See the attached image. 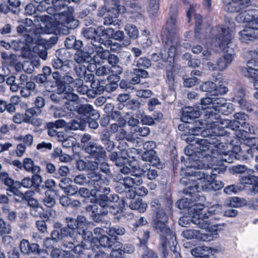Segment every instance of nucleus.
Returning a JSON list of instances; mask_svg holds the SVG:
<instances>
[{"label":"nucleus","mask_w":258,"mask_h":258,"mask_svg":"<svg viewBox=\"0 0 258 258\" xmlns=\"http://www.w3.org/2000/svg\"><path fill=\"white\" fill-rule=\"evenodd\" d=\"M107 36L110 38H113L116 40L119 41H123V46H126L128 45L131 43V39L126 38H125L124 32L122 31H116L111 28H108V30L107 31Z\"/></svg>","instance_id":"b1692460"},{"label":"nucleus","mask_w":258,"mask_h":258,"mask_svg":"<svg viewBox=\"0 0 258 258\" xmlns=\"http://www.w3.org/2000/svg\"><path fill=\"white\" fill-rule=\"evenodd\" d=\"M82 236V238L83 239V241H82L81 244H79V246L81 247L80 250L78 251L77 253L80 254L85 255L84 257L86 256L90 257V254L89 253H86L85 251L86 250H89L91 247H92V233H91V236L90 237H88L86 236L85 238L83 237V235H80Z\"/></svg>","instance_id":"cd10ccee"},{"label":"nucleus","mask_w":258,"mask_h":258,"mask_svg":"<svg viewBox=\"0 0 258 258\" xmlns=\"http://www.w3.org/2000/svg\"><path fill=\"white\" fill-rule=\"evenodd\" d=\"M126 11L123 6H113L111 8H108L107 15L113 18H117L119 14L124 13Z\"/></svg>","instance_id":"79ce46f5"},{"label":"nucleus","mask_w":258,"mask_h":258,"mask_svg":"<svg viewBox=\"0 0 258 258\" xmlns=\"http://www.w3.org/2000/svg\"><path fill=\"white\" fill-rule=\"evenodd\" d=\"M91 109V105L89 104H82L78 106L77 112L80 115L88 116Z\"/></svg>","instance_id":"338daca9"},{"label":"nucleus","mask_w":258,"mask_h":258,"mask_svg":"<svg viewBox=\"0 0 258 258\" xmlns=\"http://www.w3.org/2000/svg\"><path fill=\"white\" fill-rule=\"evenodd\" d=\"M132 74L135 75L130 81V83L132 85L139 84L140 82L141 78H147L149 76L148 72L147 71L141 69H134Z\"/></svg>","instance_id":"c756f323"},{"label":"nucleus","mask_w":258,"mask_h":258,"mask_svg":"<svg viewBox=\"0 0 258 258\" xmlns=\"http://www.w3.org/2000/svg\"><path fill=\"white\" fill-rule=\"evenodd\" d=\"M55 55L57 58L62 60L64 63L69 64V66L70 65V61L69 60V59L70 58L71 55L67 49L65 48L57 49L55 51Z\"/></svg>","instance_id":"37998d69"},{"label":"nucleus","mask_w":258,"mask_h":258,"mask_svg":"<svg viewBox=\"0 0 258 258\" xmlns=\"http://www.w3.org/2000/svg\"><path fill=\"white\" fill-rule=\"evenodd\" d=\"M88 187L92 188L94 185L102 180L101 174L98 172L91 171L87 173Z\"/></svg>","instance_id":"a19ab883"},{"label":"nucleus","mask_w":258,"mask_h":258,"mask_svg":"<svg viewBox=\"0 0 258 258\" xmlns=\"http://www.w3.org/2000/svg\"><path fill=\"white\" fill-rule=\"evenodd\" d=\"M74 59L78 64L84 63L88 64V63L91 60L92 57L87 52L78 51L75 54Z\"/></svg>","instance_id":"f704fd0d"},{"label":"nucleus","mask_w":258,"mask_h":258,"mask_svg":"<svg viewBox=\"0 0 258 258\" xmlns=\"http://www.w3.org/2000/svg\"><path fill=\"white\" fill-rule=\"evenodd\" d=\"M227 142H228L229 145L230 146V148L232 150L230 152L236 154V156L239 157V159L240 157L242 156V154L244 153L243 146L241 147L238 145H234L233 141L230 138L229 140H227Z\"/></svg>","instance_id":"864d4df0"},{"label":"nucleus","mask_w":258,"mask_h":258,"mask_svg":"<svg viewBox=\"0 0 258 258\" xmlns=\"http://www.w3.org/2000/svg\"><path fill=\"white\" fill-rule=\"evenodd\" d=\"M97 40H93V47L92 48L93 51L94 49L95 50L97 53L98 54L99 57L102 60H106L108 59L109 55L110 52L107 50H104L102 45H103V43L102 42H100L99 39L97 38Z\"/></svg>","instance_id":"a878e982"},{"label":"nucleus","mask_w":258,"mask_h":258,"mask_svg":"<svg viewBox=\"0 0 258 258\" xmlns=\"http://www.w3.org/2000/svg\"><path fill=\"white\" fill-rule=\"evenodd\" d=\"M212 110L213 114L217 113L219 116L220 113L228 114L233 110V105L227 103L226 100L223 97L213 98Z\"/></svg>","instance_id":"f8f14e48"},{"label":"nucleus","mask_w":258,"mask_h":258,"mask_svg":"<svg viewBox=\"0 0 258 258\" xmlns=\"http://www.w3.org/2000/svg\"><path fill=\"white\" fill-rule=\"evenodd\" d=\"M35 89V83L32 81H29V82L26 83V85L20 88L21 95L23 97L28 98L31 96L32 92L34 91Z\"/></svg>","instance_id":"ea45409f"},{"label":"nucleus","mask_w":258,"mask_h":258,"mask_svg":"<svg viewBox=\"0 0 258 258\" xmlns=\"http://www.w3.org/2000/svg\"><path fill=\"white\" fill-rule=\"evenodd\" d=\"M244 153L242 154L243 159L247 160L252 158L254 154L255 155V162L254 168L258 171V146L256 148H248L243 146Z\"/></svg>","instance_id":"bb28decb"},{"label":"nucleus","mask_w":258,"mask_h":258,"mask_svg":"<svg viewBox=\"0 0 258 258\" xmlns=\"http://www.w3.org/2000/svg\"><path fill=\"white\" fill-rule=\"evenodd\" d=\"M122 247L123 244L119 241L116 240V239L113 240L112 243L109 247V249L111 250L110 256H117L116 253H117L118 255H122Z\"/></svg>","instance_id":"e433bc0d"},{"label":"nucleus","mask_w":258,"mask_h":258,"mask_svg":"<svg viewBox=\"0 0 258 258\" xmlns=\"http://www.w3.org/2000/svg\"><path fill=\"white\" fill-rule=\"evenodd\" d=\"M39 245L37 243H30L28 240L23 239L21 240L19 244V248L23 254H30L31 253L36 254L39 250Z\"/></svg>","instance_id":"4be33fe9"},{"label":"nucleus","mask_w":258,"mask_h":258,"mask_svg":"<svg viewBox=\"0 0 258 258\" xmlns=\"http://www.w3.org/2000/svg\"><path fill=\"white\" fill-rule=\"evenodd\" d=\"M246 203V201L243 198L233 197L229 200L228 205L230 207L238 208L245 205Z\"/></svg>","instance_id":"603ef678"},{"label":"nucleus","mask_w":258,"mask_h":258,"mask_svg":"<svg viewBox=\"0 0 258 258\" xmlns=\"http://www.w3.org/2000/svg\"><path fill=\"white\" fill-rule=\"evenodd\" d=\"M206 132V131H202V128L199 126H196L195 127H194L192 128H191L189 130V134L190 135H189L186 139V141L187 142L189 143V145L187 146L184 152L185 153H186L188 152L189 154V150H191V151L193 150L194 148L193 146H196L198 150H199L200 151H202L203 152H204L205 151H203L201 150H200V148L199 147V143L200 142V141L202 140H204L205 139H199L196 136H199L200 134L202 135V136H205V133ZM213 139L212 138L209 137L207 138L206 139Z\"/></svg>","instance_id":"9b49d317"},{"label":"nucleus","mask_w":258,"mask_h":258,"mask_svg":"<svg viewBox=\"0 0 258 258\" xmlns=\"http://www.w3.org/2000/svg\"><path fill=\"white\" fill-rule=\"evenodd\" d=\"M74 182L80 185H85L88 187L87 176L83 173L76 175L74 178Z\"/></svg>","instance_id":"0e129e2a"},{"label":"nucleus","mask_w":258,"mask_h":258,"mask_svg":"<svg viewBox=\"0 0 258 258\" xmlns=\"http://www.w3.org/2000/svg\"><path fill=\"white\" fill-rule=\"evenodd\" d=\"M96 34V30L94 28L89 27L87 29H85L83 31V35L86 39H87L90 42H88L89 44H91L93 46V40H97V38H99L100 42H102V39L99 36H95Z\"/></svg>","instance_id":"473e14b6"},{"label":"nucleus","mask_w":258,"mask_h":258,"mask_svg":"<svg viewBox=\"0 0 258 258\" xmlns=\"http://www.w3.org/2000/svg\"><path fill=\"white\" fill-rule=\"evenodd\" d=\"M62 247L63 248L64 252H70V251H73L76 253L79 251V250L81 248L76 238L73 239V241L64 240L62 242Z\"/></svg>","instance_id":"2f4dec72"},{"label":"nucleus","mask_w":258,"mask_h":258,"mask_svg":"<svg viewBox=\"0 0 258 258\" xmlns=\"http://www.w3.org/2000/svg\"><path fill=\"white\" fill-rule=\"evenodd\" d=\"M201 109L202 110H206L205 112V116L206 118L210 119L211 121L214 122V120L219 119V115L217 113L213 114L212 110V104L213 102V98L205 97L201 100Z\"/></svg>","instance_id":"6ab92c4d"},{"label":"nucleus","mask_w":258,"mask_h":258,"mask_svg":"<svg viewBox=\"0 0 258 258\" xmlns=\"http://www.w3.org/2000/svg\"><path fill=\"white\" fill-rule=\"evenodd\" d=\"M179 42L178 36L174 35L172 37L163 39V45L159 54L154 53L151 58L154 61H158L161 59L167 64L166 66V83L170 94H175L178 83L173 74L174 56L179 52L178 44Z\"/></svg>","instance_id":"f257e3e1"},{"label":"nucleus","mask_w":258,"mask_h":258,"mask_svg":"<svg viewBox=\"0 0 258 258\" xmlns=\"http://www.w3.org/2000/svg\"><path fill=\"white\" fill-rule=\"evenodd\" d=\"M257 17V9H247L238 14L235 17V20L239 23H249L250 25L253 19Z\"/></svg>","instance_id":"aec40b11"},{"label":"nucleus","mask_w":258,"mask_h":258,"mask_svg":"<svg viewBox=\"0 0 258 258\" xmlns=\"http://www.w3.org/2000/svg\"><path fill=\"white\" fill-rule=\"evenodd\" d=\"M236 121H239V124L244 128H246L248 123L245 121L248 118V115L244 113L239 112L235 113L233 115Z\"/></svg>","instance_id":"3c124183"},{"label":"nucleus","mask_w":258,"mask_h":258,"mask_svg":"<svg viewBox=\"0 0 258 258\" xmlns=\"http://www.w3.org/2000/svg\"><path fill=\"white\" fill-rule=\"evenodd\" d=\"M110 117L111 119L118 121L120 125H125L126 121L123 118L122 114L119 111L113 110L110 113Z\"/></svg>","instance_id":"bf43d9fd"},{"label":"nucleus","mask_w":258,"mask_h":258,"mask_svg":"<svg viewBox=\"0 0 258 258\" xmlns=\"http://www.w3.org/2000/svg\"><path fill=\"white\" fill-rule=\"evenodd\" d=\"M176 15L174 14L173 15H170L169 19L167 21V29L169 32V35L167 37V38L169 35H172L174 34V33H170V31H172L174 30L176 28Z\"/></svg>","instance_id":"13d9d810"},{"label":"nucleus","mask_w":258,"mask_h":258,"mask_svg":"<svg viewBox=\"0 0 258 258\" xmlns=\"http://www.w3.org/2000/svg\"><path fill=\"white\" fill-rule=\"evenodd\" d=\"M249 71L250 73V76L248 77L252 78L253 79V86L255 89L257 90V91L254 93L253 95L255 98L258 99V71H254L252 70H250Z\"/></svg>","instance_id":"e2e57ef3"},{"label":"nucleus","mask_w":258,"mask_h":258,"mask_svg":"<svg viewBox=\"0 0 258 258\" xmlns=\"http://www.w3.org/2000/svg\"><path fill=\"white\" fill-rule=\"evenodd\" d=\"M221 134L215 139H204L200 141L198 144L200 150L203 151H207L205 155H209L212 162L216 163L220 161L229 163H233L235 160L239 159L236 154L231 153L230 151H226L228 144L224 143L225 138L224 136L226 135L227 132L222 131Z\"/></svg>","instance_id":"7ed1b4c3"},{"label":"nucleus","mask_w":258,"mask_h":258,"mask_svg":"<svg viewBox=\"0 0 258 258\" xmlns=\"http://www.w3.org/2000/svg\"><path fill=\"white\" fill-rule=\"evenodd\" d=\"M71 234L68 227H63L59 230H54L51 233V237L55 241H57L68 236V234Z\"/></svg>","instance_id":"58836bf2"},{"label":"nucleus","mask_w":258,"mask_h":258,"mask_svg":"<svg viewBox=\"0 0 258 258\" xmlns=\"http://www.w3.org/2000/svg\"><path fill=\"white\" fill-rule=\"evenodd\" d=\"M99 207L98 210L103 211V209L108 210V207L109 206V203L108 200V197L105 195H100V199L98 201Z\"/></svg>","instance_id":"680f3d73"},{"label":"nucleus","mask_w":258,"mask_h":258,"mask_svg":"<svg viewBox=\"0 0 258 258\" xmlns=\"http://www.w3.org/2000/svg\"><path fill=\"white\" fill-rule=\"evenodd\" d=\"M58 23V32L62 34L67 35L70 33L71 29H74L78 26L79 22L72 16H62L55 19Z\"/></svg>","instance_id":"9d476101"},{"label":"nucleus","mask_w":258,"mask_h":258,"mask_svg":"<svg viewBox=\"0 0 258 258\" xmlns=\"http://www.w3.org/2000/svg\"><path fill=\"white\" fill-rule=\"evenodd\" d=\"M124 228L121 226L116 225L110 227L107 230V233L111 236H122L125 233Z\"/></svg>","instance_id":"a18cd8bd"},{"label":"nucleus","mask_w":258,"mask_h":258,"mask_svg":"<svg viewBox=\"0 0 258 258\" xmlns=\"http://www.w3.org/2000/svg\"><path fill=\"white\" fill-rule=\"evenodd\" d=\"M231 101L238 104L239 107L244 110H251L250 104L245 98V93L242 88L235 89L231 94Z\"/></svg>","instance_id":"dca6fc26"},{"label":"nucleus","mask_w":258,"mask_h":258,"mask_svg":"<svg viewBox=\"0 0 258 258\" xmlns=\"http://www.w3.org/2000/svg\"><path fill=\"white\" fill-rule=\"evenodd\" d=\"M223 213L222 206L219 204L213 205L206 210V213L195 214L191 219L194 224L202 229H207L214 219L219 220Z\"/></svg>","instance_id":"0eeeda50"},{"label":"nucleus","mask_w":258,"mask_h":258,"mask_svg":"<svg viewBox=\"0 0 258 258\" xmlns=\"http://www.w3.org/2000/svg\"><path fill=\"white\" fill-rule=\"evenodd\" d=\"M247 68H245L244 70L246 71L245 75L246 77L250 76L249 70H252L253 71H258L257 69H253V67H258V58H252L249 60L247 62Z\"/></svg>","instance_id":"69168bd1"},{"label":"nucleus","mask_w":258,"mask_h":258,"mask_svg":"<svg viewBox=\"0 0 258 258\" xmlns=\"http://www.w3.org/2000/svg\"><path fill=\"white\" fill-rule=\"evenodd\" d=\"M181 235L187 239H196L203 241H210L213 240L214 237V235L210 232L202 233L199 230L190 229L184 230Z\"/></svg>","instance_id":"4468645a"},{"label":"nucleus","mask_w":258,"mask_h":258,"mask_svg":"<svg viewBox=\"0 0 258 258\" xmlns=\"http://www.w3.org/2000/svg\"><path fill=\"white\" fill-rule=\"evenodd\" d=\"M211 34L214 46L224 51L217 62L218 69L223 71L231 63L235 56L234 45L232 41L233 34L228 27L219 25L212 29Z\"/></svg>","instance_id":"f03ea898"},{"label":"nucleus","mask_w":258,"mask_h":258,"mask_svg":"<svg viewBox=\"0 0 258 258\" xmlns=\"http://www.w3.org/2000/svg\"><path fill=\"white\" fill-rule=\"evenodd\" d=\"M215 177H213L208 181L204 177L201 179H196V181H188L187 185H185L186 187L184 190V193L192 196V194L200 191V190L205 191L219 190L223 187V183L220 180H215Z\"/></svg>","instance_id":"423d86ee"},{"label":"nucleus","mask_w":258,"mask_h":258,"mask_svg":"<svg viewBox=\"0 0 258 258\" xmlns=\"http://www.w3.org/2000/svg\"><path fill=\"white\" fill-rule=\"evenodd\" d=\"M108 181H105L103 179L100 180L98 183L92 186L91 189V194H94L96 196L97 194L100 195H108L110 192V188L107 186Z\"/></svg>","instance_id":"393cba45"},{"label":"nucleus","mask_w":258,"mask_h":258,"mask_svg":"<svg viewBox=\"0 0 258 258\" xmlns=\"http://www.w3.org/2000/svg\"><path fill=\"white\" fill-rule=\"evenodd\" d=\"M151 60L146 56L139 57L136 61V67L137 69H148L151 66Z\"/></svg>","instance_id":"09e8293b"},{"label":"nucleus","mask_w":258,"mask_h":258,"mask_svg":"<svg viewBox=\"0 0 258 258\" xmlns=\"http://www.w3.org/2000/svg\"><path fill=\"white\" fill-rule=\"evenodd\" d=\"M124 30L130 39H135L138 37V29L133 24H128L126 25L124 27Z\"/></svg>","instance_id":"49530a36"},{"label":"nucleus","mask_w":258,"mask_h":258,"mask_svg":"<svg viewBox=\"0 0 258 258\" xmlns=\"http://www.w3.org/2000/svg\"><path fill=\"white\" fill-rule=\"evenodd\" d=\"M66 222L68 228L71 229H77V232L79 235H83V237L86 236L90 237L91 232L87 231V221L83 216H78L76 219L72 217H67Z\"/></svg>","instance_id":"6e6552de"},{"label":"nucleus","mask_w":258,"mask_h":258,"mask_svg":"<svg viewBox=\"0 0 258 258\" xmlns=\"http://www.w3.org/2000/svg\"><path fill=\"white\" fill-rule=\"evenodd\" d=\"M155 214L153 219L154 227L160 235V242L164 246L168 240H172L173 244H174V241L176 240L175 234L167 225L168 217L164 210H160Z\"/></svg>","instance_id":"39448f33"},{"label":"nucleus","mask_w":258,"mask_h":258,"mask_svg":"<svg viewBox=\"0 0 258 258\" xmlns=\"http://www.w3.org/2000/svg\"><path fill=\"white\" fill-rule=\"evenodd\" d=\"M86 153L89 154L96 160L105 159L106 152L104 148L100 145L93 142H90L84 147Z\"/></svg>","instance_id":"2eb2a0df"},{"label":"nucleus","mask_w":258,"mask_h":258,"mask_svg":"<svg viewBox=\"0 0 258 258\" xmlns=\"http://www.w3.org/2000/svg\"><path fill=\"white\" fill-rule=\"evenodd\" d=\"M252 0H228L224 9L231 13L238 12L247 7Z\"/></svg>","instance_id":"a211bd4d"},{"label":"nucleus","mask_w":258,"mask_h":258,"mask_svg":"<svg viewBox=\"0 0 258 258\" xmlns=\"http://www.w3.org/2000/svg\"><path fill=\"white\" fill-rule=\"evenodd\" d=\"M102 43L103 46L106 48L110 47V50L114 52H119L123 46V43L121 44L118 42H112L110 39L106 40L103 39Z\"/></svg>","instance_id":"c03bdc74"},{"label":"nucleus","mask_w":258,"mask_h":258,"mask_svg":"<svg viewBox=\"0 0 258 258\" xmlns=\"http://www.w3.org/2000/svg\"><path fill=\"white\" fill-rule=\"evenodd\" d=\"M75 86L77 88V91L81 94H85L88 91V87L83 84V81L80 79H76L74 82Z\"/></svg>","instance_id":"5fc2aeb1"},{"label":"nucleus","mask_w":258,"mask_h":258,"mask_svg":"<svg viewBox=\"0 0 258 258\" xmlns=\"http://www.w3.org/2000/svg\"><path fill=\"white\" fill-rule=\"evenodd\" d=\"M39 4L37 9L40 12L46 11L48 14H53V8L50 6L52 0H34Z\"/></svg>","instance_id":"c9c22d12"},{"label":"nucleus","mask_w":258,"mask_h":258,"mask_svg":"<svg viewBox=\"0 0 258 258\" xmlns=\"http://www.w3.org/2000/svg\"><path fill=\"white\" fill-rule=\"evenodd\" d=\"M217 165H213L211 168L206 170H202L205 165L201 162V160L196 159V161L192 163L189 167H187L186 173L188 176L183 177L180 179V182L184 185H187V181H196V179H201L205 177L206 180L210 181L213 177H216L218 174L223 173L226 170V167L222 165V162L218 161Z\"/></svg>","instance_id":"20e7f679"},{"label":"nucleus","mask_w":258,"mask_h":258,"mask_svg":"<svg viewBox=\"0 0 258 258\" xmlns=\"http://www.w3.org/2000/svg\"><path fill=\"white\" fill-rule=\"evenodd\" d=\"M209 250L208 246H197L191 249V253L195 257L208 258L209 256Z\"/></svg>","instance_id":"72a5a7b5"},{"label":"nucleus","mask_w":258,"mask_h":258,"mask_svg":"<svg viewBox=\"0 0 258 258\" xmlns=\"http://www.w3.org/2000/svg\"><path fill=\"white\" fill-rule=\"evenodd\" d=\"M43 203L48 208L53 207L55 204V200L51 195L50 190H47L45 192V197L43 199Z\"/></svg>","instance_id":"8fccbe9b"},{"label":"nucleus","mask_w":258,"mask_h":258,"mask_svg":"<svg viewBox=\"0 0 258 258\" xmlns=\"http://www.w3.org/2000/svg\"><path fill=\"white\" fill-rule=\"evenodd\" d=\"M128 11L131 13L134 14L135 17H138L142 15L143 12L142 8L136 3H131L128 8Z\"/></svg>","instance_id":"052dcab7"},{"label":"nucleus","mask_w":258,"mask_h":258,"mask_svg":"<svg viewBox=\"0 0 258 258\" xmlns=\"http://www.w3.org/2000/svg\"><path fill=\"white\" fill-rule=\"evenodd\" d=\"M129 206L133 210H137L140 213H144L147 208V205L139 199H133L130 202Z\"/></svg>","instance_id":"4c0bfd02"},{"label":"nucleus","mask_w":258,"mask_h":258,"mask_svg":"<svg viewBox=\"0 0 258 258\" xmlns=\"http://www.w3.org/2000/svg\"><path fill=\"white\" fill-rule=\"evenodd\" d=\"M216 87V84L210 81L206 82L201 86V89L202 91L207 92L213 95L214 90Z\"/></svg>","instance_id":"774afa93"},{"label":"nucleus","mask_w":258,"mask_h":258,"mask_svg":"<svg viewBox=\"0 0 258 258\" xmlns=\"http://www.w3.org/2000/svg\"><path fill=\"white\" fill-rule=\"evenodd\" d=\"M37 21H40L43 23V26L45 28V31L47 33H54L57 30L54 26L50 21V17L46 15H42L37 17Z\"/></svg>","instance_id":"c85d7f7f"},{"label":"nucleus","mask_w":258,"mask_h":258,"mask_svg":"<svg viewBox=\"0 0 258 258\" xmlns=\"http://www.w3.org/2000/svg\"><path fill=\"white\" fill-rule=\"evenodd\" d=\"M19 25L17 27V31L20 34L26 35L33 37V33L34 31V26L31 19L25 18L19 21Z\"/></svg>","instance_id":"f3484780"},{"label":"nucleus","mask_w":258,"mask_h":258,"mask_svg":"<svg viewBox=\"0 0 258 258\" xmlns=\"http://www.w3.org/2000/svg\"><path fill=\"white\" fill-rule=\"evenodd\" d=\"M70 3L65 2V0H52L51 5L53 6V15L55 19H58L62 16H72L74 13V9L71 7H68Z\"/></svg>","instance_id":"1a4fd4ad"},{"label":"nucleus","mask_w":258,"mask_h":258,"mask_svg":"<svg viewBox=\"0 0 258 258\" xmlns=\"http://www.w3.org/2000/svg\"><path fill=\"white\" fill-rule=\"evenodd\" d=\"M159 0H149V6L148 9L150 15L152 16H155L159 10Z\"/></svg>","instance_id":"6e6d98bb"},{"label":"nucleus","mask_w":258,"mask_h":258,"mask_svg":"<svg viewBox=\"0 0 258 258\" xmlns=\"http://www.w3.org/2000/svg\"><path fill=\"white\" fill-rule=\"evenodd\" d=\"M133 169L132 177L126 176L123 179V185L128 188L134 185H140L143 182L142 176L145 172L144 170L140 167H135Z\"/></svg>","instance_id":"ddd939ff"},{"label":"nucleus","mask_w":258,"mask_h":258,"mask_svg":"<svg viewBox=\"0 0 258 258\" xmlns=\"http://www.w3.org/2000/svg\"><path fill=\"white\" fill-rule=\"evenodd\" d=\"M23 168L28 172L40 173L41 168L38 165H34L31 158H25L23 161Z\"/></svg>","instance_id":"7c9ffc66"},{"label":"nucleus","mask_w":258,"mask_h":258,"mask_svg":"<svg viewBox=\"0 0 258 258\" xmlns=\"http://www.w3.org/2000/svg\"><path fill=\"white\" fill-rule=\"evenodd\" d=\"M200 116V112L197 108L191 106H186L182 109L181 119L183 122L189 123L190 120L198 118Z\"/></svg>","instance_id":"5701e85b"},{"label":"nucleus","mask_w":258,"mask_h":258,"mask_svg":"<svg viewBox=\"0 0 258 258\" xmlns=\"http://www.w3.org/2000/svg\"><path fill=\"white\" fill-rule=\"evenodd\" d=\"M33 175L32 176L31 179L33 185V187L35 188V190L37 192H39L40 191V185L42 182V177L39 175L40 173H32Z\"/></svg>","instance_id":"4d7b16f0"},{"label":"nucleus","mask_w":258,"mask_h":258,"mask_svg":"<svg viewBox=\"0 0 258 258\" xmlns=\"http://www.w3.org/2000/svg\"><path fill=\"white\" fill-rule=\"evenodd\" d=\"M239 40L243 43H248L258 39V32L250 26L239 32Z\"/></svg>","instance_id":"412c9836"},{"label":"nucleus","mask_w":258,"mask_h":258,"mask_svg":"<svg viewBox=\"0 0 258 258\" xmlns=\"http://www.w3.org/2000/svg\"><path fill=\"white\" fill-rule=\"evenodd\" d=\"M142 158L144 161L150 162H154V163H156L159 161L155 151H145Z\"/></svg>","instance_id":"de8ad7c7"}]
</instances>
